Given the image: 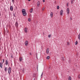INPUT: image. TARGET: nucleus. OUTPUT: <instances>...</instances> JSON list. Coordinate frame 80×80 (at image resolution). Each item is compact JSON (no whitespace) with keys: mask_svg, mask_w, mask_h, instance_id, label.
Here are the masks:
<instances>
[{"mask_svg":"<svg viewBox=\"0 0 80 80\" xmlns=\"http://www.w3.org/2000/svg\"><path fill=\"white\" fill-rule=\"evenodd\" d=\"M59 6H57V8L58 9H59Z\"/></svg>","mask_w":80,"mask_h":80,"instance_id":"obj_24","label":"nucleus"},{"mask_svg":"<svg viewBox=\"0 0 80 80\" xmlns=\"http://www.w3.org/2000/svg\"><path fill=\"white\" fill-rule=\"evenodd\" d=\"M50 16L51 17H53V12H51Z\"/></svg>","mask_w":80,"mask_h":80,"instance_id":"obj_12","label":"nucleus"},{"mask_svg":"<svg viewBox=\"0 0 80 80\" xmlns=\"http://www.w3.org/2000/svg\"><path fill=\"white\" fill-rule=\"evenodd\" d=\"M45 2V0H43V2Z\"/></svg>","mask_w":80,"mask_h":80,"instance_id":"obj_36","label":"nucleus"},{"mask_svg":"<svg viewBox=\"0 0 80 80\" xmlns=\"http://www.w3.org/2000/svg\"><path fill=\"white\" fill-rule=\"evenodd\" d=\"M32 12H33V8H32L31 9V10L30 11V13H32Z\"/></svg>","mask_w":80,"mask_h":80,"instance_id":"obj_14","label":"nucleus"},{"mask_svg":"<svg viewBox=\"0 0 80 80\" xmlns=\"http://www.w3.org/2000/svg\"><path fill=\"white\" fill-rule=\"evenodd\" d=\"M72 80V78H71V77L69 76L68 78V80Z\"/></svg>","mask_w":80,"mask_h":80,"instance_id":"obj_15","label":"nucleus"},{"mask_svg":"<svg viewBox=\"0 0 80 80\" xmlns=\"http://www.w3.org/2000/svg\"><path fill=\"white\" fill-rule=\"evenodd\" d=\"M18 22H16V23H15V27H16V28H17L18 27Z\"/></svg>","mask_w":80,"mask_h":80,"instance_id":"obj_8","label":"nucleus"},{"mask_svg":"<svg viewBox=\"0 0 80 80\" xmlns=\"http://www.w3.org/2000/svg\"><path fill=\"white\" fill-rule=\"evenodd\" d=\"M24 69H22V72H23V73L24 72Z\"/></svg>","mask_w":80,"mask_h":80,"instance_id":"obj_29","label":"nucleus"},{"mask_svg":"<svg viewBox=\"0 0 80 80\" xmlns=\"http://www.w3.org/2000/svg\"><path fill=\"white\" fill-rule=\"evenodd\" d=\"M67 12L68 15H69V13H70V9L69 8H67Z\"/></svg>","mask_w":80,"mask_h":80,"instance_id":"obj_4","label":"nucleus"},{"mask_svg":"<svg viewBox=\"0 0 80 80\" xmlns=\"http://www.w3.org/2000/svg\"><path fill=\"white\" fill-rule=\"evenodd\" d=\"M40 2L38 1L37 4L38 7H39V6H40Z\"/></svg>","mask_w":80,"mask_h":80,"instance_id":"obj_10","label":"nucleus"},{"mask_svg":"<svg viewBox=\"0 0 80 80\" xmlns=\"http://www.w3.org/2000/svg\"><path fill=\"white\" fill-rule=\"evenodd\" d=\"M30 55H32V54L31 53H30Z\"/></svg>","mask_w":80,"mask_h":80,"instance_id":"obj_40","label":"nucleus"},{"mask_svg":"<svg viewBox=\"0 0 80 80\" xmlns=\"http://www.w3.org/2000/svg\"><path fill=\"white\" fill-rule=\"evenodd\" d=\"M68 3H67V6L68 7Z\"/></svg>","mask_w":80,"mask_h":80,"instance_id":"obj_35","label":"nucleus"},{"mask_svg":"<svg viewBox=\"0 0 80 80\" xmlns=\"http://www.w3.org/2000/svg\"><path fill=\"white\" fill-rule=\"evenodd\" d=\"M13 6H10V10H11V11H13Z\"/></svg>","mask_w":80,"mask_h":80,"instance_id":"obj_5","label":"nucleus"},{"mask_svg":"<svg viewBox=\"0 0 80 80\" xmlns=\"http://www.w3.org/2000/svg\"><path fill=\"white\" fill-rule=\"evenodd\" d=\"M73 3V1H71V3L72 4V3Z\"/></svg>","mask_w":80,"mask_h":80,"instance_id":"obj_33","label":"nucleus"},{"mask_svg":"<svg viewBox=\"0 0 80 80\" xmlns=\"http://www.w3.org/2000/svg\"><path fill=\"white\" fill-rule=\"evenodd\" d=\"M78 78H79V79H80V75H79L78 76Z\"/></svg>","mask_w":80,"mask_h":80,"instance_id":"obj_25","label":"nucleus"},{"mask_svg":"<svg viewBox=\"0 0 80 80\" xmlns=\"http://www.w3.org/2000/svg\"><path fill=\"white\" fill-rule=\"evenodd\" d=\"M22 13L23 16H26V15H27V13L25 11V9H22Z\"/></svg>","mask_w":80,"mask_h":80,"instance_id":"obj_1","label":"nucleus"},{"mask_svg":"<svg viewBox=\"0 0 80 80\" xmlns=\"http://www.w3.org/2000/svg\"><path fill=\"white\" fill-rule=\"evenodd\" d=\"M70 20H72V18H70Z\"/></svg>","mask_w":80,"mask_h":80,"instance_id":"obj_34","label":"nucleus"},{"mask_svg":"<svg viewBox=\"0 0 80 80\" xmlns=\"http://www.w3.org/2000/svg\"><path fill=\"white\" fill-rule=\"evenodd\" d=\"M4 62H5V60L4 59H2V63H3Z\"/></svg>","mask_w":80,"mask_h":80,"instance_id":"obj_21","label":"nucleus"},{"mask_svg":"<svg viewBox=\"0 0 80 80\" xmlns=\"http://www.w3.org/2000/svg\"><path fill=\"white\" fill-rule=\"evenodd\" d=\"M49 58H50V56H48L47 57V59L48 60V59H49Z\"/></svg>","mask_w":80,"mask_h":80,"instance_id":"obj_20","label":"nucleus"},{"mask_svg":"<svg viewBox=\"0 0 80 80\" xmlns=\"http://www.w3.org/2000/svg\"><path fill=\"white\" fill-rule=\"evenodd\" d=\"M69 42H67V45H69Z\"/></svg>","mask_w":80,"mask_h":80,"instance_id":"obj_28","label":"nucleus"},{"mask_svg":"<svg viewBox=\"0 0 80 80\" xmlns=\"http://www.w3.org/2000/svg\"><path fill=\"white\" fill-rule=\"evenodd\" d=\"M45 7H43V8L42 9V11H43V10H45Z\"/></svg>","mask_w":80,"mask_h":80,"instance_id":"obj_17","label":"nucleus"},{"mask_svg":"<svg viewBox=\"0 0 80 80\" xmlns=\"http://www.w3.org/2000/svg\"><path fill=\"white\" fill-rule=\"evenodd\" d=\"M42 75H43V72L42 73L41 76L42 77Z\"/></svg>","mask_w":80,"mask_h":80,"instance_id":"obj_38","label":"nucleus"},{"mask_svg":"<svg viewBox=\"0 0 80 80\" xmlns=\"http://www.w3.org/2000/svg\"><path fill=\"white\" fill-rule=\"evenodd\" d=\"M46 52L47 53H48L49 52V49H48V48L47 49V51H46Z\"/></svg>","mask_w":80,"mask_h":80,"instance_id":"obj_13","label":"nucleus"},{"mask_svg":"<svg viewBox=\"0 0 80 80\" xmlns=\"http://www.w3.org/2000/svg\"><path fill=\"white\" fill-rule=\"evenodd\" d=\"M19 61H20V58H19Z\"/></svg>","mask_w":80,"mask_h":80,"instance_id":"obj_39","label":"nucleus"},{"mask_svg":"<svg viewBox=\"0 0 80 80\" xmlns=\"http://www.w3.org/2000/svg\"><path fill=\"white\" fill-rule=\"evenodd\" d=\"M27 28H24V31L26 33H27V32H28L27 31Z\"/></svg>","mask_w":80,"mask_h":80,"instance_id":"obj_11","label":"nucleus"},{"mask_svg":"<svg viewBox=\"0 0 80 80\" xmlns=\"http://www.w3.org/2000/svg\"><path fill=\"white\" fill-rule=\"evenodd\" d=\"M62 61H65V59H64V58L62 57Z\"/></svg>","mask_w":80,"mask_h":80,"instance_id":"obj_19","label":"nucleus"},{"mask_svg":"<svg viewBox=\"0 0 80 80\" xmlns=\"http://www.w3.org/2000/svg\"><path fill=\"white\" fill-rule=\"evenodd\" d=\"M78 44V42L77 41H76V42H75V45H77Z\"/></svg>","mask_w":80,"mask_h":80,"instance_id":"obj_22","label":"nucleus"},{"mask_svg":"<svg viewBox=\"0 0 80 80\" xmlns=\"http://www.w3.org/2000/svg\"><path fill=\"white\" fill-rule=\"evenodd\" d=\"M7 67H6L4 68V71H5V72H6V71H7Z\"/></svg>","mask_w":80,"mask_h":80,"instance_id":"obj_16","label":"nucleus"},{"mask_svg":"<svg viewBox=\"0 0 80 80\" xmlns=\"http://www.w3.org/2000/svg\"><path fill=\"white\" fill-rule=\"evenodd\" d=\"M33 77H35V74H34L33 75Z\"/></svg>","mask_w":80,"mask_h":80,"instance_id":"obj_30","label":"nucleus"},{"mask_svg":"<svg viewBox=\"0 0 80 80\" xmlns=\"http://www.w3.org/2000/svg\"><path fill=\"white\" fill-rule=\"evenodd\" d=\"M43 34H44V33H43Z\"/></svg>","mask_w":80,"mask_h":80,"instance_id":"obj_44","label":"nucleus"},{"mask_svg":"<svg viewBox=\"0 0 80 80\" xmlns=\"http://www.w3.org/2000/svg\"><path fill=\"white\" fill-rule=\"evenodd\" d=\"M12 2L13 3H14V0H12Z\"/></svg>","mask_w":80,"mask_h":80,"instance_id":"obj_31","label":"nucleus"},{"mask_svg":"<svg viewBox=\"0 0 80 80\" xmlns=\"http://www.w3.org/2000/svg\"><path fill=\"white\" fill-rule=\"evenodd\" d=\"M78 38L79 40H80V34H79L78 36Z\"/></svg>","mask_w":80,"mask_h":80,"instance_id":"obj_18","label":"nucleus"},{"mask_svg":"<svg viewBox=\"0 0 80 80\" xmlns=\"http://www.w3.org/2000/svg\"><path fill=\"white\" fill-rule=\"evenodd\" d=\"M31 0H28V1H29V2H30V1H31Z\"/></svg>","mask_w":80,"mask_h":80,"instance_id":"obj_41","label":"nucleus"},{"mask_svg":"<svg viewBox=\"0 0 80 80\" xmlns=\"http://www.w3.org/2000/svg\"><path fill=\"white\" fill-rule=\"evenodd\" d=\"M11 58H13V56H12V55H11Z\"/></svg>","mask_w":80,"mask_h":80,"instance_id":"obj_37","label":"nucleus"},{"mask_svg":"<svg viewBox=\"0 0 80 80\" xmlns=\"http://www.w3.org/2000/svg\"><path fill=\"white\" fill-rule=\"evenodd\" d=\"M51 35H49L48 37L50 38V37H51Z\"/></svg>","mask_w":80,"mask_h":80,"instance_id":"obj_27","label":"nucleus"},{"mask_svg":"<svg viewBox=\"0 0 80 80\" xmlns=\"http://www.w3.org/2000/svg\"><path fill=\"white\" fill-rule=\"evenodd\" d=\"M28 22H30V18L28 19Z\"/></svg>","mask_w":80,"mask_h":80,"instance_id":"obj_26","label":"nucleus"},{"mask_svg":"<svg viewBox=\"0 0 80 80\" xmlns=\"http://www.w3.org/2000/svg\"><path fill=\"white\" fill-rule=\"evenodd\" d=\"M23 60V59L22 58L20 57V61H22Z\"/></svg>","mask_w":80,"mask_h":80,"instance_id":"obj_23","label":"nucleus"},{"mask_svg":"<svg viewBox=\"0 0 80 80\" xmlns=\"http://www.w3.org/2000/svg\"><path fill=\"white\" fill-rule=\"evenodd\" d=\"M0 40H1V38H0Z\"/></svg>","mask_w":80,"mask_h":80,"instance_id":"obj_42","label":"nucleus"},{"mask_svg":"<svg viewBox=\"0 0 80 80\" xmlns=\"http://www.w3.org/2000/svg\"><path fill=\"white\" fill-rule=\"evenodd\" d=\"M13 15H14V17H16V16H15V14L14 13L13 14Z\"/></svg>","mask_w":80,"mask_h":80,"instance_id":"obj_32","label":"nucleus"},{"mask_svg":"<svg viewBox=\"0 0 80 80\" xmlns=\"http://www.w3.org/2000/svg\"><path fill=\"white\" fill-rule=\"evenodd\" d=\"M3 63H2V62H0V67L1 68H2V67L3 66Z\"/></svg>","mask_w":80,"mask_h":80,"instance_id":"obj_9","label":"nucleus"},{"mask_svg":"<svg viewBox=\"0 0 80 80\" xmlns=\"http://www.w3.org/2000/svg\"><path fill=\"white\" fill-rule=\"evenodd\" d=\"M25 44L26 46H27V45H28V41H26L25 42Z\"/></svg>","mask_w":80,"mask_h":80,"instance_id":"obj_6","label":"nucleus"},{"mask_svg":"<svg viewBox=\"0 0 80 80\" xmlns=\"http://www.w3.org/2000/svg\"><path fill=\"white\" fill-rule=\"evenodd\" d=\"M62 14H63V10H61L60 12V15L62 16Z\"/></svg>","mask_w":80,"mask_h":80,"instance_id":"obj_7","label":"nucleus"},{"mask_svg":"<svg viewBox=\"0 0 80 80\" xmlns=\"http://www.w3.org/2000/svg\"><path fill=\"white\" fill-rule=\"evenodd\" d=\"M11 72V68L9 67L8 69V74H10V72Z\"/></svg>","mask_w":80,"mask_h":80,"instance_id":"obj_3","label":"nucleus"},{"mask_svg":"<svg viewBox=\"0 0 80 80\" xmlns=\"http://www.w3.org/2000/svg\"><path fill=\"white\" fill-rule=\"evenodd\" d=\"M73 1H74V0H73Z\"/></svg>","mask_w":80,"mask_h":80,"instance_id":"obj_43","label":"nucleus"},{"mask_svg":"<svg viewBox=\"0 0 80 80\" xmlns=\"http://www.w3.org/2000/svg\"><path fill=\"white\" fill-rule=\"evenodd\" d=\"M5 65H7H7H9V61L8 60V59H6L5 60Z\"/></svg>","mask_w":80,"mask_h":80,"instance_id":"obj_2","label":"nucleus"}]
</instances>
